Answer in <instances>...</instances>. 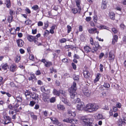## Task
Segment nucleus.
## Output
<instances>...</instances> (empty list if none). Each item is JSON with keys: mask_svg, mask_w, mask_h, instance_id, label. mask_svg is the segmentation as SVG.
I'll list each match as a JSON object with an SVG mask.
<instances>
[{"mask_svg": "<svg viewBox=\"0 0 126 126\" xmlns=\"http://www.w3.org/2000/svg\"><path fill=\"white\" fill-rule=\"evenodd\" d=\"M95 47L98 49H100L101 48V47L99 46V43L98 42H95L94 44Z\"/></svg>", "mask_w": 126, "mask_h": 126, "instance_id": "29", "label": "nucleus"}, {"mask_svg": "<svg viewBox=\"0 0 126 126\" xmlns=\"http://www.w3.org/2000/svg\"><path fill=\"white\" fill-rule=\"evenodd\" d=\"M76 5L78 8H73L72 9V12L74 14H75L77 12L80 13V11L81 10V8L80 7L79 0H76Z\"/></svg>", "mask_w": 126, "mask_h": 126, "instance_id": "3", "label": "nucleus"}, {"mask_svg": "<svg viewBox=\"0 0 126 126\" xmlns=\"http://www.w3.org/2000/svg\"><path fill=\"white\" fill-rule=\"evenodd\" d=\"M118 36L116 35H115L113 36L112 41V44H114L115 43L117 42L118 40Z\"/></svg>", "mask_w": 126, "mask_h": 126, "instance_id": "21", "label": "nucleus"}, {"mask_svg": "<svg viewBox=\"0 0 126 126\" xmlns=\"http://www.w3.org/2000/svg\"><path fill=\"white\" fill-rule=\"evenodd\" d=\"M85 51L87 53H88L91 51V49L88 46H86L84 47Z\"/></svg>", "mask_w": 126, "mask_h": 126, "instance_id": "20", "label": "nucleus"}, {"mask_svg": "<svg viewBox=\"0 0 126 126\" xmlns=\"http://www.w3.org/2000/svg\"><path fill=\"white\" fill-rule=\"evenodd\" d=\"M38 6L37 5H34L33 7H32V8L35 10H37L38 9Z\"/></svg>", "mask_w": 126, "mask_h": 126, "instance_id": "36", "label": "nucleus"}, {"mask_svg": "<svg viewBox=\"0 0 126 126\" xmlns=\"http://www.w3.org/2000/svg\"><path fill=\"white\" fill-rule=\"evenodd\" d=\"M9 14L11 16H13V15L15 14V12L12 10L10 9V10Z\"/></svg>", "mask_w": 126, "mask_h": 126, "instance_id": "44", "label": "nucleus"}, {"mask_svg": "<svg viewBox=\"0 0 126 126\" xmlns=\"http://www.w3.org/2000/svg\"><path fill=\"white\" fill-rule=\"evenodd\" d=\"M97 16H93V19L94 22L96 23H97Z\"/></svg>", "mask_w": 126, "mask_h": 126, "instance_id": "43", "label": "nucleus"}, {"mask_svg": "<svg viewBox=\"0 0 126 126\" xmlns=\"http://www.w3.org/2000/svg\"><path fill=\"white\" fill-rule=\"evenodd\" d=\"M103 65L101 64H100V71L102 72L103 71Z\"/></svg>", "mask_w": 126, "mask_h": 126, "instance_id": "54", "label": "nucleus"}, {"mask_svg": "<svg viewBox=\"0 0 126 126\" xmlns=\"http://www.w3.org/2000/svg\"><path fill=\"white\" fill-rule=\"evenodd\" d=\"M66 41V39L65 38H63L60 40V41L61 43H64Z\"/></svg>", "mask_w": 126, "mask_h": 126, "instance_id": "40", "label": "nucleus"}, {"mask_svg": "<svg viewBox=\"0 0 126 126\" xmlns=\"http://www.w3.org/2000/svg\"><path fill=\"white\" fill-rule=\"evenodd\" d=\"M63 121L68 123H72L73 122H75L76 123H77L78 121L77 120H74L72 119H71L69 118L64 119L63 120Z\"/></svg>", "mask_w": 126, "mask_h": 126, "instance_id": "6", "label": "nucleus"}, {"mask_svg": "<svg viewBox=\"0 0 126 126\" xmlns=\"http://www.w3.org/2000/svg\"><path fill=\"white\" fill-rule=\"evenodd\" d=\"M59 95L60 96L65 97L66 96V93L65 91L62 90H59Z\"/></svg>", "mask_w": 126, "mask_h": 126, "instance_id": "13", "label": "nucleus"}, {"mask_svg": "<svg viewBox=\"0 0 126 126\" xmlns=\"http://www.w3.org/2000/svg\"><path fill=\"white\" fill-rule=\"evenodd\" d=\"M93 104L89 103L86 106V110L89 112H93Z\"/></svg>", "mask_w": 126, "mask_h": 126, "instance_id": "5", "label": "nucleus"}, {"mask_svg": "<svg viewBox=\"0 0 126 126\" xmlns=\"http://www.w3.org/2000/svg\"><path fill=\"white\" fill-rule=\"evenodd\" d=\"M83 92L84 95L87 97H89L91 93V91L86 89H85L83 90Z\"/></svg>", "mask_w": 126, "mask_h": 126, "instance_id": "7", "label": "nucleus"}, {"mask_svg": "<svg viewBox=\"0 0 126 126\" xmlns=\"http://www.w3.org/2000/svg\"><path fill=\"white\" fill-rule=\"evenodd\" d=\"M58 108L59 109L63 110L65 109L64 106L60 104H58L57 105Z\"/></svg>", "mask_w": 126, "mask_h": 126, "instance_id": "32", "label": "nucleus"}, {"mask_svg": "<svg viewBox=\"0 0 126 126\" xmlns=\"http://www.w3.org/2000/svg\"><path fill=\"white\" fill-rule=\"evenodd\" d=\"M110 17V18L112 20L115 19V14L113 13H110L109 15Z\"/></svg>", "mask_w": 126, "mask_h": 126, "instance_id": "27", "label": "nucleus"}, {"mask_svg": "<svg viewBox=\"0 0 126 126\" xmlns=\"http://www.w3.org/2000/svg\"><path fill=\"white\" fill-rule=\"evenodd\" d=\"M74 57L76 59H79V56L76 54H74Z\"/></svg>", "mask_w": 126, "mask_h": 126, "instance_id": "63", "label": "nucleus"}, {"mask_svg": "<svg viewBox=\"0 0 126 126\" xmlns=\"http://www.w3.org/2000/svg\"><path fill=\"white\" fill-rule=\"evenodd\" d=\"M74 101L75 103H78V104L79 103H80V102H81L80 101V99L79 98H77L76 99L74 100Z\"/></svg>", "mask_w": 126, "mask_h": 126, "instance_id": "45", "label": "nucleus"}, {"mask_svg": "<svg viewBox=\"0 0 126 126\" xmlns=\"http://www.w3.org/2000/svg\"><path fill=\"white\" fill-rule=\"evenodd\" d=\"M120 27L123 29H124L125 28V26L123 24H121L120 25Z\"/></svg>", "mask_w": 126, "mask_h": 126, "instance_id": "64", "label": "nucleus"}, {"mask_svg": "<svg viewBox=\"0 0 126 126\" xmlns=\"http://www.w3.org/2000/svg\"><path fill=\"white\" fill-rule=\"evenodd\" d=\"M35 38V37L30 35H28L27 37V39L30 42L33 41Z\"/></svg>", "mask_w": 126, "mask_h": 126, "instance_id": "23", "label": "nucleus"}, {"mask_svg": "<svg viewBox=\"0 0 126 126\" xmlns=\"http://www.w3.org/2000/svg\"><path fill=\"white\" fill-rule=\"evenodd\" d=\"M85 106L84 103L82 102H80L77 104V109L79 110H83Z\"/></svg>", "mask_w": 126, "mask_h": 126, "instance_id": "4", "label": "nucleus"}, {"mask_svg": "<svg viewBox=\"0 0 126 126\" xmlns=\"http://www.w3.org/2000/svg\"><path fill=\"white\" fill-rule=\"evenodd\" d=\"M112 30L114 33H116L118 31L115 28H112Z\"/></svg>", "mask_w": 126, "mask_h": 126, "instance_id": "51", "label": "nucleus"}, {"mask_svg": "<svg viewBox=\"0 0 126 126\" xmlns=\"http://www.w3.org/2000/svg\"><path fill=\"white\" fill-rule=\"evenodd\" d=\"M19 30H20V28L19 27H18L16 28L15 30V31H14V32L12 33V32H11V31H10V32L11 34H14L16 33V31H19Z\"/></svg>", "mask_w": 126, "mask_h": 126, "instance_id": "38", "label": "nucleus"}, {"mask_svg": "<svg viewBox=\"0 0 126 126\" xmlns=\"http://www.w3.org/2000/svg\"><path fill=\"white\" fill-rule=\"evenodd\" d=\"M81 120L83 125L87 126H98V125L93 123L94 119L92 118H88L86 117L82 116Z\"/></svg>", "mask_w": 126, "mask_h": 126, "instance_id": "1", "label": "nucleus"}, {"mask_svg": "<svg viewBox=\"0 0 126 126\" xmlns=\"http://www.w3.org/2000/svg\"><path fill=\"white\" fill-rule=\"evenodd\" d=\"M52 64L51 62L49 61L46 62V63H45V66L47 67H49L51 65H52Z\"/></svg>", "mask_w": 126, "mask_h": 126, "instance_id": "26", "label": "nucleus"}, {"mask_svg": "<svg viewBox=\"0 0 126 126\" xmlns=\"http://www.w3.org/2000/svg\"><path fill=\"white\" fill-rule=\"evenodd\" d=\"M13 16H8V20H9V22L10 23L12 21V20L13 19Z\"/></svg>", "mask_w": 126, "mask_h": 126, "instance_id": "39", "label": "nucleus"}, {"mask_svg": "<svg viewBox=\"0 0 126 126\" xmlns=\"http://www.w3.org/2000/svg\"><path fill=\"white\" fill-rule=\"evenodd\" d=\"M31 95L32 96V98L33 99L35 100L37 99L38 101V98H39L38 95L37 94L35 93H31Z\"/></svg>", "mask_w": 126, "mask_h": 126, "instance_id": "9", "label": "nucleus"}, {"mask_svg": "<svg viewBox=\"0 0 126 126\" xmlns=\"http://www.w3.org/2000/svg\"><path fill=\"white\" fill-rule=\"evenodd\" d=\"M10 0H6L5 2V4L6 5L7 7L8 8H10L11 6Z\"/></svg>", "mask_w": 126, "mask_h": 126, "instance_id": "24", "label": "nucleus"}, {"mask_svg": "<svg viewBox=\"0 0 126 126\" xmlns=\"http://www.w3.org/2000/svg\"><path fill=\"white\" fill-rule=\"evenodd\" d=\"M16 63H18L20 59V57L19 56H17L16 57Z\"/></svg>", "mask_w": 126, "mask_h": 126, "instance_id": "61", "label": "nucleus"}, {"mask_svg": "<svg viewBox=\"0 0 126 126\" xmlns=\"http://www.w3.org/2000/svg\"><path fill=\"white\" fill-rule=\"evenodd\" d=\"M43 25V23L42 21H40L38 22V25L39 26H42Z\"/></svg>", "mask_w": 126, "mask_h": 126, "instance_id": "57", "label": "nucleus"}, {"mask_svg": "<svg viewBox=\"0 0 126 126\" xmlns=\"http://www.w3.org/2000/svg\"><path fill=\"white\" fill-rule=\"evenodd\" d=\"M50 102L51 103H54L56 100L55 98L54 97H52L49 99Z\"/></svg>", "mask_w": 126, "mask_h": 126, "instance_id": "37", "label": "nucleus"}, {"mask_svg": "<svg viewBox=\"0 0 126 126\" xmlns=\"http://www.w3.org/2000/svg\"><path fill=\"white\" fill-rule=\"evenodd\" d=\"M72 65L73 67V68L74 69H75L76 68V65L74 63H72Z\"/></svg>", "mask_w": 126, "mask_h": 126, "instance_id": "60", "label": "nucleus"}, {"mask_svg": "<svg viewBox=\"0 0 126 126\" xmlns=\"http://www.w3.org/2000/svg\"><path fill=\"white\" fill-rule=\"evenodd\" d=\"M99 28H101L102 29H107V28H108L106 26H103V25H101L99 26V27H98Z\"/></svg>", "mask_w": 126, "mask_h": 126, "instance_id": "42", "label": "nucleus"}, {"mask_svg": "<svg viewBox=\"0 0 126 126\" xmlns=\"http://www.w3.org/2000/svg\"><path fill=\"white\" fill-rule=\"evenodd\" d=\"M67 27L68 29L67 32L68 33H69L71 31L72 28L69 25H67Z\"/></svg>", "mask_w": 126, "mask_h": 126, "instance_id": "41", "label": "nucleus"}, {"mask_svg": "<svg viewBox=\"0 0 126 126\" xmlns=\"http://www.w3.org/2000/svg\"><path fill=\"white\" fill-rule=\"evenodd\" d=\"M60 98L62 102H63L66 105H68V101L65 97H63L62 96H60Z\"/></svg>", "mask_w": 126, "mask_h": 126, "instance_id": "11", "label": "nucleus"}, {"mask_svg": "<svg viewBox=\"0 0 126 126\" xmlns=\"http://www.w3.org/2000/svg\"><path fill=\"white\" fill-rule=\"evenodd\" d=\"M35 104V102L33 101H30V105L31 106H33Z\"/></svg>", "mask_w": 126, "mask_h": 126, "instance_id": "50", "label": "nucleus"}, {"mask_svg": "<svg viewBox=\"0 0 126 126\" xmlns=\"http://www.w3.org/2000/svg\"><path fill=\"white\" fill-rule=\"evenodd\" d=\"M1 66L2 69L4 71V72L6 73L7 72V69L9 68V66L6 63L2 64H1Z\"/></svg>", "mask_w": 126, "mask_h": 126, "instance_id": "8", "label": "nucleus"}, {"mask_svg": "<svg viewBox=\"0 0 126 126\" xmlns=\"http://www.w3.org/2000/svg\"><path fill=\"white\" fill-rule=\"evenodd\" d=\"M16 66L15 64H12L10 67V70L13 72H14L16 71Z\"/></svg>", "mask_w": 126, "mask_h": 126, "instance_id": "18", "label": "nucleus"}, {"mask_svg": "<svg viewBox=\"0 0 126 126\" xmlns=\"http://www.w3.org/2000/svg\"><path fill=\"white\" fill-rule=\"evenodd\" d=\"M28 79L29 80H32V81L37 80L35 76L33 74H31L30 76L29 77Z\"/></svg>", "mask_w": 126, "mask_h": 126, "instance_id": "17", "label": "nucleus"}, {"mask_svg": "<svg viewBox=\"0 0 126 126\" xmlns=\"http://www.w3.org/2000/svg\"><path fill=\"white\" fill-rule=\"evenodd\" d=\"M16 42L18 46L19 47H22L23 46L24 44V42L21 39L17 40Z\"/></svg>", "mask_w": 126, "mask_h": 126, "instance_id": "10", "label": "nucleus"}, {"mask_svg": "<svg viewBox=\"0 0 126 126\" xmlns=\"http://www.w3.org/2000/svg\"><path fill=\"white\" fill-rule=\"evenodd\" d=\"M62 61L63 62L65 63L68 62V60L66 58H64L62 60Z\"/></svg>", "mask_w": 126, "mask_h": 126, "instance_id": "62", "label": "nucleus"}, {"mask_svg": "<svg viewBox=\"0 0 126 126\" xmlns=\"http://www.w3.org/2000/svg\"><path fill=\"white\" fill-rule=\"evenodd\" d=\"M50 71V73H52L54 72L55 73L57 71L56 69H55L53 67H52L51 68H50L49 69Z\"/></svg>", "mask_w": 126, "mask_h": 126, "instance_id": "35", "label": "nucleus"}, {"mask_svg": "<svg viewBox=\"0 0 126 126\" xmlns=\"http://www.w3.org/2000/svg\"><path fill=\"white\" fill-rule=\"evenodd\" d=\"M122 119H119L118 121V125L119 126H122V124H123L122 122Z\"/></svg>", "mask_w": 126, "mask_h": 126, "instance_id": "31", "label": "nucleus"}, {"mask_svg": "<svg viewBox=\"0 0 126 126\" xmlns=\"http://www.w3.org/2000/svg\"><path fill=\"white\" fill-rule=\"evenodd\" d=\"M30 92L29 90H26L25 93V94L26 99H29L31 97Z\"/></svg>", "mask_w": 126, "mask_h": 126, "instance_id": "16", "label": "nucleus"}, {"mask_svg": "<svg viewBox=\"0 0 126 126\" xmlns=\"http://www.w3.org/2000/svg\"><path fill=\"white\" fill-rule=\"evenodd\" d=\"M41 91L43 92H44L46 91V90L44 87L42 86L41 88Z\"/></svg>", "mask_w": 126, "mask_h": 126, "instance_id": "56", "label": "nucleus"}, {"mask_svg": "<svg viewBox=\"0 0 126 126\" xmlns=\"http://www.w3.org/2000/svg\"><path fill=\"white\" fill-rule=\"evenodd\" d=\"M97 119H103V116L102 114H98L97 116Z\"/></svg>", "mask_w": 126, "mask_h": 126, "instance_id": "34", "label": "nucleus"}, {"mask_svg": "<svg viewBox=\"0 0 126 126\" xmlns=\"http://www.w3.org/2000/svg\"><path fill=\"white\" fill-rule=\"evenodd\" d=\"M77 89L76 83L74 81L73 85L69 90L70 97L72 99H73L74 98L75 95L77 94L76 91Z\"/></svg>", "mask_w": 126, "mask_h": 126, "instance_id": "2", "label": "nucleus"}, {"mask_svg": "<svg viewBox=\"0 0 126 126\" xmlns=\"http://www.w3.org/2000/svg\"><path fill=\"white\" fill-rule=\"evenodd\" d=\"M74 79L78 82L79 81V76L78 75H74L73 76Z\"/></svg>", "mask_w": 126, "mask_h": 126, "instance_id": "28", "label": "nucleus"}, {"mask_svg": "<svg viewBox=\"0 0 126 126\" xmlns=\"http://www.w3.org/2000/svg\"><path fill=\"white\" fill-rule=\"evenodd\" d=\"M97 48L93 47L92 49L91 50V51L92 53H94L96 52L97 50L98 49Z\"/></svg>", "mask_w": 126, "mask_h": 126, "instance_id": "49", "label": "nucleus"}, {"mask_svg": "<svg viewBox=\"0 0 126 126\" xmlns=\"http://www.w3.org/2000/svg\"><path fill=\"white\" fill-rule=\"evenodd\" d=\"M107 2L106 0L103 1L101 5V8L103 9H105L107 8Z\"/></svg>", "mask_w": 126, "mask_h": 126, "instance_id": "19", "label": "nucleus"}, {"mask_svg": "<svg viewBox=\"0 0 126 126\" xmlns=\"http://www.w3.org/2000/svg\"><path fill=\"white\" fill-rule=\"evenodd\" d=\"M37 83L39 85H42L43 84V82L40 80H39L37 81Z\"/></svg>", "mask_w": 126, "mask_h": 126, "instance_id": "58", "label": "nucleus"}, {"mask_svg": "<svg viewBox=\"0 0 126 126\" xmlns=\"http://www.w3.org/2000/svg\"><path fill=\"white\" fill-rule=\"evenodd\" d=\"M83 73L84 77L86 78H88L90 75V73L87 70L84 71Z\"/></svg>", "mask_w": 126, "mask_h": 126, "instance_id": "15", "label": "nucleus"}, {"mask_svg": "<svg viewBox=\"0 0 126 126\" xmlns=\"http://www.w3.org/2000/svg\"><path fill=\"white\" fill-rule=\"evenodd\" d=\"M52 123L53 124L57 125H58L59 124V122L57 119L54 121H53Z\"/></svg>", "mask_w": 126, "mask_h": 126, "instance_id": "47", "label": "nucleus"}, {"mask_svg": "<svg viewBox=\"0 0 126 126\" xmlns=\"http://www.w3.org/2000/svg\"><path fill=\"white\" fill-rule=\"evenodd\" d=\"M96 30H97V29L95 28H94L91 29H89L88 30V31L90 33H95V31H96Z\"/></svg>", "mask_w": 126, "mask_h": 126, "instance_id": "25", "label": "nucleus"}, {"mask_svg": "<svg viewBox=\"0 0 126 126\" xmlns=\"http://www.w3.org/2000/svg\"><path fill=\"white\" fill-rule=\"evenodd\" d=\"M41 74V72L40 71L38 70H37L35 72V74L37 75H40Z\"/></svg>", "mask_w": 126, "mask_h": 126, "instance_id": "46", "label": "nucleus"}, {"mask_svg": "<svg viewBox=\"0 0 126 126\" xmlns=\"http://www.w3.org/2000/svg\"><path fill=\"white\" fill-rule=\"evenodd\" d=\"M32 22L31 20L29 19H28L27 20L25 21V23L26 25H30L31 24Z\"/></svg>", "mask_w": 126, "mask_h": 126, "instance_id": "33", "label": "nucleus"}, {"mask_svg": "<svg viewBox=\"0 0 126 126\" xmlns=\"http://www.w3.org/2000/svg\"><path fill=\"white\" fill-rule=\"evenodd\" d=\"M104 86L106 88H108L110 87V85L109 83H106L104 84Z\"/></svg>", "mask_w": 126, "mask_h": 126, "instance_id": "52", "label": "nucleus"}, {"mask_svg": "<svg viewBox=\"0 0 126 126\" xmlns=\"http://www.w3.org/2000/svg\"><path fill=\"white\" fill-rule=\"evenodd\" d=\"M13 107L12 106L11 104H9L8 105V108L10 110H13Z\"/></svg>", "mask_w": 126, "mask_h": 126, "instance_id": "55", "label": "nucleus"}, {"mask_svg": "<svg viewBox=\"0 0 126 126\" xmlns=\"http://www.w3.org/2000/svg\"><path fill=\"white\" fill-rule=\"evenodd\" d=\"M16 99L17 101H18L19 102H21L22 101V99L19 96L17 97H16Z\"/></svg>", "mask_w": 126, "mask_h": 126, "instance_id": "53", "label": "nucleus"}, {"mask_svg": "<svg viewBox=\"0 0 126 126\" xmlns=\"http://www.w3.org/2000/svg\"><path fill=\"white\" fill-rule=\"evenodd\" d=\"M93 111H95L97 110L99 108V107L97 104H93Z\"/></svg>", "mask_w": 126, "mask_h": 126, "instance_id": "22", "label": "nucleus"}, {"mask_svg": "<svg viewBox=\"0 0 126 126\" xmlns=\"http://www.w3.org/2000/svg\"><path fill=\"white\" fill-rule=\"evenodd\" d=\"M53 94L57 96H59V91H58L55 89H54L53 91Z\"/></svg>", "mask_w": 126, "mask_h": 126, "instance_id": "30", "label": "nucleus"}, {"mask_svg": "<svg viewBox=\"0 0 126 126\" xmlns=\"http://www.w3.org/2000/svg\"><path fill=\"white\" fill-rule=\"evenodd\" d=\"M67 113L69 116L70 117H74L75 116L76 114L74 111H72L70 109H68L67 110Z\"/></svg>", "mask_w": 126, "mask_h": 126, "instance_id": "12", "label": "nucleus"}, {"mask_svg": "<svg viewBox=\"0 0 126 126\" xmlns=\"http://www.w3.org/2000/svg\"><path fill=\"white\" fill-rule=\"evenodd\" d=\"M44 101L48 103L49 102V99L46 97H44L43 98Z\"/></svg>", "mask_w": 126, "mask_h": 126, "instance_id": "48", "label": "nucleus"}, {"mask_svg": "<svg viewBox=\"0 0 126 126\" xmlns=\"http://www.w3.org/2000/svg\"><path fill=\"white\" fill-rule=\"evenodd\" d=\"M49 31L47 30H46L45 31V33L44 34V35L45 36L46 35H48L49 34Z\"/></svg>", "mask_w": 126, "mask_h": 126, "instance_id": "59", "label": "nucleus"}, {"mask_svg": "<svg viewBox=\"0 0 126 126\" xmlns=\"http://www.w3.org/2000/svg\"><path fill=\"white\" fill-rule=\"evenodd\" d=\"M109 60L111 61H113L114 58V54L112 52H110L109 53Z\"/></svg>", "mask_w": 126, "mask_h": 126, "instance_id": "14", "label": "nucleus"}]
</instances>
